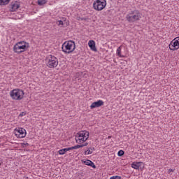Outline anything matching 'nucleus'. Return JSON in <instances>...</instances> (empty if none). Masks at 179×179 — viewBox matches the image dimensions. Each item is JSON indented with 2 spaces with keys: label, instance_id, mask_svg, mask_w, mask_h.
Segmentation results:
<instances>
[{
  "label": "nucleus",
  "instance_id": "1",
  "mask_svg": "<svg viewBox=\"0 0 179 179\" xmlns=\"http://www.w3.org/2000/svg\"><path fill=\"white\" fill-rule=\"evenodd\" d=\"M29 47V43L24 41H20L14 45L13 51L15 52V54H22V52L27 51Z\"/></svg>",
  "mask_w": 179,
  "mask_h": 179
},
{
  "label": "nucleus",
  "instance_id": "2",
  "mask_svg": "<svg viewBox=\"0 0 179 179\" xmlns=\"http://www.w3.org/2000/svg\"><path fill=\"white\" fill-rule=\"evenodd\" d=\"M141 12L138 10H134L130 11L126 15V20L129 22V23H135V22H138V20H141Z\"/></svg>",
  "mask_w": 179,
  "mask_h": 179
},
{
  "label": "nucleus",
  "instance_id": "3",
  "mask_svg": "<svg viewBox=\"0 0 179 179\" xmlns=\"http://www.w3.org/2000/svg\"><path fill=\"white\" fill-rule=\"evenodd\" d=\"M75 48H76V45L73 41H67L64 42L62 47V50L65 54H71V52H73Z\"/></svg>",
  "mask_w": 179,
  "mask_h": 179
},
{
  "label": "nucleus",
  "instance_id": "4",
  "mask_svg": "<svg viewBox=\"0 0 179 179\" xmlns=\"http://www.w3.org/2000/svg\"><path fill=\"white\" fill-rule=\"evenodd\" d=\"M89 131H81L77 134L76 136V143L78 145H82V143H85L87 139H89Z\"/></svg>",
  "mask_w": 179,
  "mask_h": 179
},
{
  "label": "nucleus",
  "instance_id": "5",
  "mask_svg": "<svg viewBox=\"0 0 179 179\" xmlns=\"http://www.w3.org/2000/svg\"><path fill=\"white\" fill-rule=\"evenodd\" d=\"M46 65L48 68H57L58 66V59L52 55H49L46 59Z\"/></svg>",
  "mask_w": 179,
  "mask_h": 179
},
{
  "label": "nucleus",
  "instance_id": "6",
  "mask_svg": "<svg viewBox=\"0 0 179 179\" xmlns=\"http://www.w3.org/2000/svg\"><path fill=\"white\" fill-rule=\"evenodd\" d=\"M107 6V1L106 0H96L93 3V8L95 10H103Z\"/></svg>",
  "mask_w": 179,
  "mask_h": 179
},
{
  "label": "nucleus",
  "instance_id": "7",
  "mask_svg": "<svg viewBox=\"0 0 179 179\" xmlns=\"http://www.w3.org/2000/svg\"><path fill=\"white\" fill-rule=\"evenodd\" d=\"M10 97L13 100H22L24 96L23 90H13L10 92Z\"/></svg>",
  "mask_w": 179,
  "mask_h": 179
},
{
  "label": "nucleus",
  "instance_id": "8",
  "mask_svg": "<svg viewBox=\"0 0 179 179\" xmlns=\"http://www.w3.org/2000/svg\"><path fill=\"white\" fill-rule=\"evenodd\" d=\"M14 134L17 138H26L27 132L26 129L22 127H17L14 129Z\"/></svg>",
  "mask_w": 179,
  "mask_h": 179
},
{
  "label": "nucleus",
  "instance_id": "9",
  "mask_svg": "<svg viewBox=\"0 0 179 179\" xmlns=\"http://www.w3.org/2000/svg\"><path fill=\"white\" fill-rule=\"evenodd\" d=\"M171 51H176L179 49V36L175 38L169 45Z\"/></svg>",
  "mask_w": 179,
  "mask_h": 179
},
{
  "label": "nucleus",
  "instance_id": "10",
  "mask_svg": "<svg viewBox=\"0 0 179 179\" xmlns=\"http://www.w3.org/2000/svg\"><path fill=\"white\" fill-rule=\"evenodd\" d=\"M101 106H104V102L102 100H98L91 104L90 108L93 110V108H97L101 107Z\"/></svg>",
  "mask_w": 179,
  "mask_h": 179
},
{
  "label": "nucleus",
  "instance_id": "11",
  "mask_svg": "<svg viewBox=\"0 0 179 179\" xmlns=\"http://www.w3.org/2000/svg\"><path fill=\"white\" fill-rule=\"evenodd\" d=\"M143 164V162H134L131 163V167L132 169H134V170H139L141 167H142V165Z\"/></svg>",
  "mask_w": 179,
  "mask_h": 179
},
{
  "label": "nucleus",
  "instance_id": "12",
  "mask_svg": "<svg viewBox=\"0 0 179 179\" xmlns=\"http://www.w3.org/2000/svg\"><path fill=\"white\" fill-rule=\"evenodd\" d=\"M19 8H20V4H19V3H17V1H15V3L11 4L10 11L16 12V10H17L19 9Z\"/></svg>",
  "mask_w": 179,
  "mask_h": 179
},
{
  "label": "nucleus",
  "instance_id": "13",
  "mask_svg": "<svg viewBox=\"0 0 179 179\" xmlns=\"http://www.w3.org/2000/svg\"><path fill=\"white\" fill-rule=\"evenodd\" d=\"M88 45L92 51H97V48H96V42H94V41L90 40L88 42Z\"/></svg>",
  "mask_w": 179,
  "mask_h": 179
},
{
  "label": "nucleus",
  "instance_id": "14",
  "mask_svg": "<svg viewBox=\"0 0 179 179\" xmlns=\"http://www.w3.org/2000/svg\"><path fill=\"white\" fill-rule=\"evenodd\" d=\"M83 163L85 164V166H90V167H92V169H96V165H94V163L89 159L83 161Z\"/></svg>",
  "mask_w": 179,
  "mask_h": 179
},
{
  "label": "nucleus",
  "instance_id": "15",
  "mask_svg": "<svg viewBox=\"0 0 179 179\" xmlns=\"http://www.w3.org/2000/svg\"><path fill=\"white\" fill-rule=\"evenodd\" d=\"M84 146H87V143L85 144H79L73 147H70V150H73V149H80V148H83Z\"/></svg>",
  "mask_w": 179,
  "mask_h": 179
},
{
  "label": "nucleus",
  "instance_id": "16",
  "mask_svg": "<svg viewBox=\"0 0 179 179\" xmlns=\"http://www.w3.org/2000/svg\"><path fill=\"white\" fill-rule=\"evenodd\" d=\"M69 150H71V148H63L62 150H59L58 151V152H59V155H65V153L66 152H69Z\"/></svg>",
  "mask_w": 179,
  "mask_h": 179
},
{
  "label": "nucleus",
  "instance_id": "17",
  "mask_svg": "<svg viewBox=\"0 0 179 179\" xmlns=\"http://www.w3.org/2000/svg\"><path fill=\"white\" fill-rule=\"evenodd\" d=\"M122 46H120L119 48H117V50H116V55H117V57H120V58H124V55H121V48Z\"/></svg>",
  "mask_w": 179,
  "mask_h": 179
},
{
  "label": "nucleus",
  "instance_id": "18",
  "mask_svg": "<svg viewBox=\"0 0 179 179\" xmlns=\"http://www.w3.org/2000/svg\"><path fill=\"white\" fill-rule=\"evenodd\" d=\"M10 0H0V5H8Z\"/></svg>",
  "mask_w": 179,
  "mask_h": 179
},
{
  "label": "nucleus",
  "instance_id": "19",
  "mask_svg": "<svg viewBox=\"0 0 179 179\" xmlns=\"http://www.w3.org/2000/svg\"><path fill=\"white\" fill-rule=\"evenodd\" d=\"M45 0H38V5L40 6H43V5H45Z\"/></svg>",
  "mask_w": 179,
  "mask_h": 179
},
{
  "label": "nucleus",
  "instance_id": "20",
  "mask_svg": "<svg viewBox=\"0 0 179 179\" xmlns=\"http://www.w3.org/2000/svg\"><path fill=\"white\" fill-rule=\"evenodd\" d=\"M92 153H93V152H92L91 150H90V148H88L87 150H86L84 152V155H92Z\"/></svg>",
  "mask_w": 179,
  "mask_h": 179
},
{
  "label": "nucleus",
  "instance_id": "21",
  "mask_svg": "<svg viewBox=\"0 0 179 179\" xmlns=\"http://www.w3.org/2000/svg\"><path fill=\"white\" fill-rule=\"evenodd\" d=\"M124 150H120L118 151L117 155H118V156H124Z\"/></svg>",
  "mask_w": 179,
  "mask_h": 179
},
{
  "label": "nucleus",
  "instance_id": "22",
  "mask_svg": "<svg viewBox=\"0 0 179 179\" xmlns=\"http://www.w3.org/2000/svg\"><path fill=\"white\" fill-rule=\"evenodd\" d=\"M110 179H121V176H112L110 178Z\"/></svg>",
  "mask_w": 179,
  "mask_h": 179
},
{
  "label": "nucleus",
  "instance_id": "23",
  "mask_svg": "<svg viewBox=\"0 0 179 179\" xmlns=\"http://www.w3.org/2000/svg\"><path fill=\"white\" fill-rule=\"evenodd\" d=\"M21 146H22V148H26V146H29V143H21Z\"/></svg>",
  "mask_w": 179,
  "mask_h": 179
},
{
  "label": "nucleus",
  "instance_id": "24",
  "mask_svg": "<svg viewBox=\"0 0 179 179\" xmlns=\"http://www.w3.org/2000/svg\"><path fill=\"white\" fill-rule=\"evenodd\" d=\"M58 26H64V22L62 20H59Z\"/></svg>",
  "mask_w": 179,
  "mask_h": 179
},
{
  "label": "nucleus",
  "instance_id": "25",
  "mask_svg": "<svg viewBox=\"0 0 179 179\" xmlns=\"http://www.w3.org/2000/svg\"><path fill=\"white\" fill-rule=\"evenodd\" d=\"M24 115H26L25 112H22L20 114V117H24Z\"/></svg>",
  "mask_w": 179,
  "mask_h": 179
},
{
  "label": "nucleus",
  "instance_id": "26",
  "mask_svg": "<svg viewBox=\"0 0 179 179\" xmlns=\"http://www.w3.org/2000/svg\"><path fill=\"white\" fill-rule=\"evenodd\" d=\"M173 171H174V170H173V169H169V173H171V172H173Z\"/></svg>",
  "mask_w": 179,
  "mask_h": 179
},
{
  "label": "nucleus",
  "instance_id": "27",
  "mask_svg": "<svg viewBox=\"0 0 179 179\" xmlns=\"http://www.w3.org/2000/svg\"><path fill=\"white\" fill-rule=\"evenodd\" d=\"M90 150H91V152H93V150H94V148H90Z\"/></svg>",
  "mask_w": 179,
  "mask_h": 179
},
{
  "label": "nucleus",
  "instance_id": "28",
  "mask_svg": "<svg viewBox=\"0 0 179 179\" xmlns=\"http://www.w3.org/2000/svg\"><path fill=\"white\" fill-rule=\"evenodd\" d=\"M13 90H20V89H14Z\"/></svg>",
  "mask_w": 179,
  "mask_h": 179
},
{
  "label": "nucleus",
  "instance_id": "29",
  "mask_svg": "<svg viewBox=\"0 0 179 179\" xmlns=\"http://www.w3.org/2000/svg\"><path fill=\"white\" fill-rule=\"evenodd\" d=\"M1 164H2V162L0 161V166H1Z\"/></svg>",
  "mask_w": 179,
  "mask_h": 179
}]
</instances>
